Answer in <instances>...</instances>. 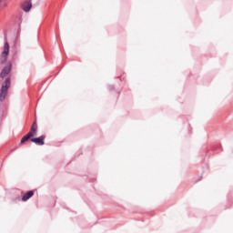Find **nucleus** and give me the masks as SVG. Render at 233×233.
<instances>
[{"mask_svg":"<svg viewBox=\"0 0 233 233\" xmlns=\"http://www.w3.org/2000/svg\"><path fill=\"white\" fill-rule=\"evenodd\" d=\"M5 45H4V50L0 56V63L3 65V63H6V60L8 59V55L10 54V44H8L6 33H5Z\"/></svg>","mask_w":233,"mask_h":233,"instance_id":"nucleus-1","label":"nucleus"},{"mask_svg":"<svg viewBox=\"0 0 233 233\" xmlns=\"http://www.w3.org/2000/svg\"><path fill=\"white\" fill-rule=\"evenodd\" d=\"M36 134H37V122L34 121L31 126L30 131L22 137L20 143L21 144L25 143V141H28L30 137H34V136H35Z\"/></svg>","mask_w":233,"mask_h":233,"instance_id":"nucleus-2","label":"nucleus"},{"mask_svg":"<svg viewBox=\"0 0 233 233\" xmlns=\"http://www.w3.org/2000/svg\"><path fill=\"white\" fill-rule=\"evenodd\" d=\"M10 88V77H7L5 83L2 85L0 90V101H4L6 98V95L8 94V89Z\"/></svg>","mask_w":233,"mask_h":233,"instance_id":"nucleus-3","label":"nucleus"},{"mask_svg":"<svg viewBox=\"0 0 233 233\" xmlns=\"http://www.w3.org/2000/svg\"><path fill=\"white\" fill-rule=\"evenodd\" d=\"M20 8L25 12L28 13L30 10H32V0H25L20 4Z\"/></svg>","mask_w":233,"mask_h":233,"instance_id":"nucleus-4","label":"nucleus"},{"mask_svg":"<svg viewBox=\"0 0 233 233\" xmlns=\"http://www.w3.org/2000/svg\"><path fill=\"white\" fill-rule=\"evenodd\" d=\"M12 72V62H8L7 66H5L0 74V77L5 78Z\"/></svg>","mask_w":233,"mask_h":233,"instance_id":"nucleus-5","label":"nucleus"},{"mask_svg":"<svg viewBox=\"0 0 233 233\" xmlns=\"http://www.w3.org/2000/svg\"><path fill=\"white\" fill-rule=\"evenodd\" d=\"M46 136L42 135L38 137L35 138H31V142L35 143V145H38L39 147H43V145H45V139H46Z\"/></svg>","mask_w":233,"mask_h":233,"instance_id":"nucleus-6","label":"nucleus"},{"mask_svg":"<svg viewBox=\"0 0 233 233\" xmlns=\"http://www.w3.org/2000/svg\"><path fill=\"white\" fill-rule=\"evenodd\" d=\"M34 196V191L30 190L22 197V201H28Z\"/></svg>","mask_w":233,"mask_h":233,"instance_id":"nucleus-7","label":"nucleus"},{"mask_svg":"<svg viewBox=\"0 0 233 233\" xmlns=\"http://www.w3.org/2000/svg\"><path fill=\"white\" fill-rule=\"evenodd\" d=\"M8 3H10V0H0V8L8 6Z\"/></svg>","mask_w":233,"mask_h":233,"instance_id":"nucleus-8","label":"nucleus"}]
</instances>
